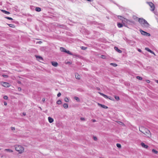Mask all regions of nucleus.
Masks as SVG:
<instances>
[{"instance_id": "nucleus-23", "label": "nucleus", "mask_w": 158, "mask_h": 158, "mask_svg": "<svg viewBox=\"0 0 158 158\" xmlns=\"http://www.w3.org/2000/svg\"><path fill=\"white\" fill-rule=\"evenodd\" d=\"M64 100L66 102H68L69 101V98L67 97H66L64 98Z\"/></svg>"}, {"instance_id": "nucleus-46", "label": "nucleus", "mask_w": 158, "mask_h": 158, "mask_svg": "<svg viewBox=\"0 0 158 158\" xmlns=\"http://www.w3.org/2000/svg\"><path fill=\"white\" fill-rule=\"evenodd\" d=\"M104 57H105V56H104V55H102L101 56V57L102 58H104Z\"/></svg>"}, {"instance_id": "nucleus-11", "label": "nucleus", "mask_w": 158, "mask_h": 158, "mask_svg": "<svg viewBox=\"0 0 158 158\" xmlns=\"http://www.w3.org/2000/svg\"><path fill=\"white\" fill-rule=\"evenodd\" d=\"M75 76L76 79H80L81 78V76L78 73H75Z\"/></svg>"}, {"instance_id": "nucleus-50", "label": "nucleus", "mask_w": 158, "mask_h": 158, "mask_svg": "<svg viewBox=\"0 0 158 158\" xmlns=\"http://www.w3.org/2000/svg\"><path fill=\"white\" fill-rule=\"evenodd\" d=\"M21 88H18V90H21Z\"/></svg>"}, {"instance_id": "nucleus-38", "label": "nucleus", "mask_w": 158, "mask_h": 158, "mask_svg": "<svg viewBox=\"0 0 158 158\" xmlns=\"http://www.w3.org/2000/svg\"><path fill=\"white\" fill-rule=\"evenodd\" d=\"M61 93H60V92H59V93L58 94H57V96H58V97H60V96H61Z\"/></svg>"}, {"instance_id": "nucleus-31", "label": "nucleus", "mask_w": 158, "mask_h": 158, "mask_svg": "<svg viewBox=\"0 0 158 158\" xmlns=\"http://www.w3.org/2000/svg\"><path fill=\"white\" fill-rule=\"evenodd\" d=\"M5 18H6L10 20H13V19L11 17H6Z\"/></svg>"}, {"instance_id": "nucleus-16", "label": "nucleus", "mask_w": 158, "mask_h": 158, "mask_svg": "<svg viewBox=\"0 0 158 158\" xmlns=\"http://www.w3.org/2000/svg\"><path fill=\"white\" fill-rule=\"evenodd\" d=\"M35 57L37 59H38L39 61L40 60H43V58L41 56H35Z\"/></svg>"}, {"instance_id": "nucleus-30", "label": "nucleus", "mask_w": 158, "mask_h": 158, "mask_svg": "<svg viewBox=\"0 0 158 158\" xmlns=\"http://www.w3.org/2000/svg\"><path fill=\"white\" fill-rule=\"evenodd\" d=\"M133 18L134 20H136V19H138H138L139 18H138L137 16H133Z\"/></svg>"}, {"instance_id": "nucleus-1", "label": "nucleus", "mask_w": 158, "mask_h": 158, "mask_svg": "<svg viewBox=\"0 0 158 158\" xmlns=\"http://www.w3.org/2000/svg\"><path fill=\"white\" fill-rule=\"evenodd\" d=\"M139 130L144 135V136L146 137L150 138L152 137V134L150 131L147 128L142 126L139 127Z\"/></svg>"}, {"instance_id": "nucleus-4", "label": "nucleus", "mask_w": 158, "mask_h": 158, "mask_svg": "<svg viewBox=\"0 0 158 158\" xmlns=\"http://www.w3.org/2000/svg\"><path fill=\"white\" fill-rule=\"evenodd\" d=\"M60 50L61 51L65 52L69 54L70 55H72L73 54L71 52H70L69 51V50H66L65 48L63 47H60Z\"/></svg>"}, {"instance_id": "nucleus-8", "label": "nucleus", "mask_w": 158, "mask_h": 158, "mask_svg": "<svg viewBox=\"0 0 158 158\" xmlns=\"http://www.w3.org/2000/svg\"><path fill=\"white\" fill-rule=\"evenodd\" d=\"M122 23L123 24H125V23H128L129 22H130L131 21L125 18H123V19H122Z\"/></svg>"}, {"instance_id": "nucleus-44", "label": "nucleus", "mask_w": 158, "mask_h": 158, "mask_svg": "<svg viewBox=\"0 0 158 158\" xmlns=\"http://www.w3.org/2000/svg\"><path fill=\"white\" fill-rule=\"evenodd\" d=\"M4 105H5V106H6V105H7V103H6V102H4Z\"/></svg>"}, {"instance_id": "nucleus-37", "label": "nucleus", "mask_w": 158, "mask_h": 158, "mask_svg": "<svg viewBox=\"0 0 158 158\" xmlns=\"http://www.w3.org/2000/svg\"><path fill=\"white\" fill-rule=\"evenodd\" d=\"M3 98L4 99L7 100L8 99V97L7 96H4Z\"/></svg>"}, {"instance_id": "nucleus-41", "label": "nucleus", "mask_w": 158, "mask_h": 158, "mask_svg": "<svg viewBox=\"0 0 158 158\" xmlns=\"http://www.w3.org/2000/svg\"><path fill=\"white\" fill-rule=\"evenodd\" d=\"M94 140H97V138L96 137L94 136Z\"/></svg>"}, {"instance_id": "nucleus-34", "label": "nucleus", "mask_w": 158, "mask_h": 158, "mask_svg": "<svg viewBox=\"0 0 158 158\" xmlns=\"http://www.w3.org/2000/svg\"><path fill=\"white\" fill-rule=\"evenodd\" d=\"M74 98L76 100H77V101H79V99L78 97H75Z\"/></svg>"}, {"instance_id": "nucleus-14", "label": "nucleus", "mask_w": 158, "mask_h": 158, "mask_svg": "<svg viewBox=\"0 0 158 158\" xmlns=\"http://www.w3.org/2000/svg\"><path fill=\"white\" fill-rule=\"evenodd\" d=\"M48 120L49 122L50 123L53 122L54 121L53 119L51 117H48Z\"/></svg>"}, {"instance_id": "nucleus-20", "label": "nucleus", "mask_w": 158, "mask_h": 158, "mask_svg": "<svg viewBox=\"0 0 158 158\" xmlns=\"http://www.w3.org/2000/svg\"><path fill=\"white\" fill-rule=\"evenodd\" d=\"M117 26L119 28H121L123 27V25L120 23H118Z\"/></svg>"}, {"instance_id": "nucleus-26", "label": "nucleus", "mask_w": 158, "mask_h": 158, "mask_svg": "<svg viewBox=\"0 0 158 158\" xmlns=\"http://www.w3.org/2000/svg\"><path fill=\"white\" fill-rule=\"evenodd\" d=\"M61 100H58L56 102L57 103L58 105H60L61 104Z\"/></svg>"}, {"instance_id": "nucleus-25", "label": "nucleus", "mask_w": 158, "mask_h": 158, "mask_svg": "<svg viewBox=\"0 0 158 158\" xmlns=\"http://www.w3.org/2000/svg\"><path fill=\"white\" fill-rule=\"evenodd\" d=\"M115 99L117 101H118L120 99H119V97L118 96H114Z\"/></svg>"}, {"instance_id": "nucleus-28", "label": "nucleus", "mask_w": 158, "mask_h": 158, "mask_svg": "<svg viewBox=\"0 0 158 158\" xmlns=\"http://www.w3.org/2000/svg\"><path fill=\"white\" fill-rule=\"evenodd\" d=\"M136 78L137 79H139V80H142V78L140 76H137L136 77Z\"/></svg>"}, {"instance_id": "nucleus-54", "label": "nucleus", "mask_w": 158, "mask_h": 158, "mask_svg": "<svg viewBox=\"0 0 158 158\" xmlns=\"http://www.w3.org/2000/svg\"><path fill=\"white\" fill-rule=\"evenodd\" d=\"M18 82V83H20V82H20V81H19Z\"/></svg>"}, {"instance_id": "nucleus-5", "label": "nucleus", "mask_w": 158, "mask_h": 158, "mask_svg": "<svg viewBox=\"0 0 158 158\" xmlns=\"http://www.w3.org/2000/svg\"><path fill=\"white\" fill-rule=\"evenodd\" d=\"M0 84L1 85L5 87H8L10 86L9 83L6 82H1Z\"/></svg>"}, {"instance_id": "nucleus-15", "label": "nucleus", "mask_w": 158, "mask_h": 158, "mask_svg": "<svg viewBox=\"0 0 158 158\" xmlns=\"http://www.w3.org/2000/svg\"><path fill=\"white\" fill-rule=\"evenodd\" d=\"M114 49L118 53H121L122 52L121 50L119 49L118 48L116 47H114Z\"/></svg>"}, {"instance_id": "nucleus-12", "label": "nucleus", "mask_w": 158, "mask_h": 158, "mask_svg": "<svg viewBox=\"0 0 158 158\" xmlns=\"http://www.w3.org/2000/svg\"><path fill=\"white\" fill-rule=\"evenodd\" d=\"M51 63L52 65L55 67H56L58 65V63L56 62H52Z\"/></svg>"}, {"instance_id": "nucleus-7", "label": "nucleus", "mask_w": 158, "mask_h": 158, "mask_svg": "<svg viewBox=\"0 0 158 158\" xmlns=\"http://www.w3.org/2000/svg\"><path fill=\"white\" fill-rule=\"evenodd\" d=\"M140 31L141 32V34L144 35H146L148 36H150V34L149 33H148L146 32L143 31L142 30H140Z\"/></svg>"}, {"instance_id": "nucleus-3", "label": "nucleus", "mask_w": 158, "mask_h": 158, "mask_svg": "<svg viewBox=\"0 0 158 158\" xmlns=\"http://www.w3.org/2000/svg\"><path fill=\"white\" fill-rule=\"evenodd\" d=\"M15 150L18 152L19 153H21L24 151V148L21 145H16L15 146Z\"/></svg>"}, {"instance_id": "nucleus-17", "label": "nucleus", "mask_w": 158, "mask_h": 158, "mask_svg": "<svg viewBox=\"0 0 158 158\" xmlns=\"http://www.w3.org/2000/svg\"><path fill=\"white\" fill-rule=\"evenodd\" d=\"M1 11L3 13H5V14H6L8 15V14H10V13L9 12L7 11L4 10H2Z\"/></svg>"}, {"instance_id": "nucleus-6", "label": "nucleus", "mask_w": 158, "mask_h": 158, "mask_svg": "<svg viewBox=\"0 0 158 158\" xmlns=\"http://www.w3.org/2000/svg\"><path fill=\"white\" fill-rule=\"evenodd\" d=\"M147 3L150 6L151 10L152 11H154L155 9V6L154 4L152 2H148Z\"/></svg>"}, {"instance_id": "nucleus-55", "label": "nucleus", "mask_w": 158, "mask_h": 158, "mask_svg": "<svg viewBox=\"0 0 158 158\" xmlns=\"http://www.w3.org/2000/svg\"><path fill=\"white\" fill-rule=\"evenodd\" d=\"M39 42H40V43H41L42 42L41 41H40Z\"/></svg>"}, {"instance_id": "nucleus-10", "label": "nucleus", "mask_w": 158, "mask_h": 158, "mask_svg": "<svg viewBox=\"0 0 158 158\" xmlns=\"http://www.w3.org/2000/svg\"><path fill=\"white\" fill-rule=\"evenodd\" d=\"M98 106H101L103 108H105V109H107L108 108V107L107 106H106L104 105H102V104H100V103H98Z\"/></svg>"}, {"instance_id": "nucleus-53", "label": "nucleus", "mask_w": 158, "mask_h": 158, "mask_svg": "<svg viewBox=\"0 0 158 158\" xmlns=\"http://www.w3.org/2000/svg\"><path fill=\"white\" fill-rule=\"evenodd\" d=\"M156 82L157 83H158V80H157V81H156Z\"/></svg>"}, {"instance_id": "nucleus-36", "label": "nucleus", "mask_w": 158, "mask_h": 158, "mask_svg": "<svg viewBox=\"0 0 158 158\" xmlns=\"http://www.w3.org/2000/svg\"><path fill=\"white\" fill-rule=\"evenodd\" d=\"M2 76L3 77H8V75H6L3 74L2 75Z\"/></svg>"}, {"instance_id": "nucleus-24", "label": "nucleus", "mask_w": 158, "mask_h": 158, "mask_svg": "<svg viewBox=\"0 0 158 158\" xmlns=\"http://www.w3.org/2000/svg\"><path fill=\"white\" fill-rule=\"evenodd\" d=\"M5 150L8 151V152H13V151L11 149H5Z\"/></svg>"}, {"instance_id": "nucleus-56", "label": "nucleus", "mask_w": 158, "mask_h": 158, "mask_svg": "<svg viewBox=\"0 0 158 158\" xmlns=\"http://www.w3.org/2000/svg\"><path fill=\"white\" fill-rule=\"evenodd\" d=\"M1 149L0 148V150Z\"/></svg>"}, {"instance_id": "nucleus-42", "label": "nucleus", "mask_w": 158, "mask_h": 158, "mask_svg": "<svg viewBox=\"0 0 158 158\" xmlns=\"http://www.w3.org/2000/svg\"><path fill=\"white\" fill-rule=\"evenodd\" d=\"M146 81L147 82V83H150V80H146Z\"/></svg>"}, {"instance_id": "nucleus-49", "label": "nucleus", "mask_w": 158, "mask_h": 158, "mask_svg": "<svg viewBox=\"0 0 158 158\" xmlns=\"http://www.w3.org/2000/svg\"><path fill=\"white\" fill-rule=\"evenodd\" d=\"M138 51L139 52H141V49H138Z\"/></svg>"}, {"instance_id": "nucleus-40", "label": "nucleus", "mask_w": 158, "mask_h": 158, "mask_svg": "<svg viewBox=\"0 0 158 158\" xmlns=\"http://www.w3.org/2000/svg\"><path fill=\"white\" fill-rule=\"evenodd\" d=\"M11 129L12 130H15V127H11Z\"/></svg>"}, {"instance_id": "nucleus-51", "label": "nucleus", "mask_w": 158, "mask_h": 158, "mask_svg": "<svg viewBox=\"0 0 158 158\" xmlns=\"http://www.w3.org/2000/svg\"><path fill=\"white\" fill-rule=\"evenodd\" d=\"M23 114L24 115H26V113H23Z\"/></svg>"}, {"instance_id": "nucleus-39", "label": "nucleus", "mask_w": 158, "mask_h": 158, "mask_svg": "<svg viewBox=\"0 0 158 158\" xmlns=\"http://www.w3.org/2000/svg\"><path fill=\"white\" fill-rule=\"evenodd\" d=\"M150 52V53H152V54H154V55H155V56L156 55V54H155V53H154V52L153 51H152V50H151V52Z\"/></svg>"}, {"instance_id": "nucleus-48", "label": "nucleus", "mask_w": 158, "mask_h": 158, "mask_svg": "<svg viewBox=\"0 0 158 158\" xmlns=\"http://www.w3.org/2000/svg\"><path fill=\"white\" fill-rule=\"evenodd\" d=\"M92 121L93 122H96V120L95 119H92Z\"/></svg>"}, {"instance_id": "nucleus-29", "label": "nucleus", "mask_w": 158, "mask_h": 158, "mask_svg": "<svg viewBox=\"0 0 158 158\" xmlns=\"http://www.w3.org/2000/svg\"><path fill=\"white\" fill-rule=\"evenodd\" d=\"M116 146L118 148H121V145L119 143H117L116 144Z\"/></svg>"}, {"instance_id": "nucleus-22", "label": "nucleus", "mask_w": 158, "mask_h": 158, "mask_svg": "<svg viewBox=\"0 0 158 158\" xmlns=\"http://www.w3.org/2000/svg\"><path fill=\"white\" fill-rule=\"evenodd\" d=\"M152 151L153 152L156 154H157L158 152L157 151L155 150V149H152Z\"/></svg>"}, {"instance_id": "nucleus-32", "label": "nucleus", "mask_w": 158, "mask_h": 158, "mask_svg": "<svg viewBox=\"0 0 158 158\" xmlns=\"http://www.w3.org/2000/svg\"><path fill=\"white\" fill-rule=\"evenodd\" d=\"M145 50L149 52H151V50L150 49L148 48H145Z\"/></svg>"}, {"instance_id": "nucleus-27", "label": "nucleus", "mask_w": 158, "mask_h": 158, "mask_svg": "<svg viewBox=\"0 0 158 158\" xmlns=\"http://www.w3.org/2000/svg\"><path fill=\"white\" fill-rule=\"evenodd\" d=\"M110 64L111 65H113V66H114V67H116L117 66V64L115 63H111Z\"/></svg>"}, {"instance_id": "nucleus-2", "label": "nucleus", "mask_w": 158, "mask_h": 158, "mask_svg": "<svg viewBox=\"0 0 158 158\" xmlns=\"http://www.w3.org/2000/svg\"><path fill=\"white\" fill-rule=\"evenodd\" d=\"M138 21L142 27H148L149 26V24L143 18H139Z\"/></svg>"}, {"instance_id": "nucleus-18", "label": "nucleus", "mask_w": 158, "mask_h": 158, "mask_svg": "<svg viewBox=\"0 0 158 158\" xmlns=\"http://www.w3.org/2000/svg\"><path fill=\"white\" fill-rule=\"evenodd\" d=\"M63 106L64 108L67 109L68 107V105L67 103H64L63 105Z\"/></svg>"}, {"instance_id": "nucleus-47", "label": "nucleus", "mask_w": 158, "mask_h": 158, "mask_svg": "<svg viewBox=\"0 0 158 158\" xmlns=\"http://www.w3.org/2000/svg\"><path fill=\"white\" fill-rule=\"evenodd\" d=\"M119 124H120L121 125H123V123H122V122H119Z\"/></svg>"}, {"instance_id": "nucleus-52", "label": "nucleus", "mask_w": 158, "mask_h": 158, "mask_svg": "<svg viewBox=\"0 0 158 158\" xmlns=\"http://www.w3.org/2000/svg\"><path fill=\"white\" fill-rule=\"evenodd\" d=\"M109 99L111 100H113V99H112V98H109Z\"/></svg>"}, {"instance_id": "nucleus-9", "label": "nucleus", "mask_w": 158, "mask_h": 158, "mask_svg": "<svg viewBox=\"0 0 158 158\" xmlns=\"http://www.w3.org/2000/svg\"><path fill=\"white\" fill-rule=\"evenodd\" d=\"M141 145L143 148H148V146L147 145H146L145 143L143 142H142L141 143Z\"/></svg>"}, {"instance_id": "nucleus-35", "label": "nucleus", "mask_w": 158, "mask_h": 158, "mask_svg": "<svg viewBox=\"0 0 158 158\" xmlns=\"http://www.w3.org/2000/svg\"><path fill=\"white\" fill-rule=\"evenodd\" d=\"M118 19H120L121 20H122V19H123V18H124V17H122V16H118Z\"/></svg>"}, {"instance_id": "nucleus-45", "label": "nucleus", "mask_w": 158, "mask_h": 158, "mask_svg": "<svg viewBox=\"0 0 158 158\" xmlns=\"http://www.w3.org/2000/svg\"><path fill=\"white\" fill-rule=\"evenodd\" d=\"M45 98H43V99H42V101H43L44 102H45Z\"/></svg>"}, {"instance_id": "nucleus-33", "label": "nucleus", "mask_w": 158, "mask_h": 158, "mask_svg": "<svg viewBox=\"0 0 158 158\" xmlns=\"http://www.w3.org/2000/svg\"><path fill=\"white\" fill-rule=\"evenodd\" d=\"M81 48L82 50H85L87 48L86 47H84V46H82L81 47Z\"/></svg>"}, {"instance_id": "nucleus-19", "label": "nucleus", "mask_w": 158, "mask_h": 158, "mask_svg": "<svg viewBox=\"0 0 158 158\" xmlns=\"http://www.w3.org/2000/svg\"><path fill=\"white\" fill-rule=\"evenodd\" d=\"M7 25L10 27L13 28L15 27V26L13 24H7Z\"/></svg>"}, {"instance_id": "nucleus-21", "label": "nucleus", "mask_w": 158, "mask_h": 158, "mask_svg": "<svg viewBox=\"0 0 158 158\" xmlns=\"http://www.w3.org/2000/svg\"><path fill=\"white\" fill-rule=\"evenodd\" d=\"M41 9L40 7H36L35 8V10L38 12H40L41 11Z\"/></svg>"}, {"instance_id": "nucleus-13", "label": "nucleus", "mask_w": 158, "mask_h": 158, "mask_svg": "<svg viewBox=\"0 0 158 158\" xmlns=\"http://www.w3.org/2000/svg\"><path fill=\"white\" fill-rule=\"evenodd\" d=\"M98 93H99V94L101 95H102V96H103V97H104L105 98H107V99H108V98H109V97H108L107 96V95H105V94H103L102 93H100V92H98Z\"/></svg>"}, {"instance_id": "nucleus-43", "label": "nucleus", "mask_w": 158, "mask_h": 158, "mask_svg": "<svg viewBox=\"0 0 158 158\" xmlns=\"http://www.w3.org/2000/svg\"><path fill=\"white\" fill-rule=\"evenodd\" d=\"M81 120L83 121H84L85 120V118H81Z\"/></svg>"}]
</instances>
